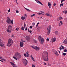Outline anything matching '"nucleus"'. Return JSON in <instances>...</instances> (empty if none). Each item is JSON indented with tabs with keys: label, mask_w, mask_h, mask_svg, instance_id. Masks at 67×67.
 <instances>
[{
	"label": "nucleus",
	"mask_w": 67,
	"mask_h": 67,
	"mask_svg": "<svg viewBox=\"0 0 67 67\" xmlns=\"http://www.w3.org/2000/svg\"><path fill=\"white\" fill-rule=\"evenodd\" d=\"M43 54L45 56H47L46 57L43 58L44 61L47 62L48 61V52L46 51H44L43 52Z\"/></svg>",
	"instance_id": "f257e3e1"
},
{
	"label": "nucleus",
	"mask_w": 67,
	"mask_h": 67,
	"mask_svg": "<svg viewBox=\"0 0 67 67\" xmlns=\"http://www.w3.org/2000/svg\"><path fill=\"white\" fill-rule=\"evenodd\" d=\"M6 22L8 24H10L11 23L12 24H13V20H11L10 19V17H8L7 18Z\"/></svg>",
	"instance_id": "f03ea898"
},
{
	"label": "nucleus",
	"mask_w": 67,
	"mask_h": 67,
	"mask_svg": "<svg viewBox=\"0 0 67 67\" xmlns=\"http://www.w3.org/2000/svg\"><path fill=\"white\" fill-rule=\"evenodd\" d=\"M13 43V42L12 40L11 39H9L8 40V43L7 44V46H9V47L11 46L12 45Z\"/></svg>",
	"instance_id": "7ed1b4c3"
},
{
	"label": "nucleus",
	"mask_w": 67,
	"mask_h": 67,
	"mask_svg": "<svg viewBox=\"0 0 67 67\" xmlns=\"http://www.w3.org/2000/svg\"><path fill=\"white\" fill-rule=\"evenodd\" d=\"M12 29V26L11 25H9V26L8 27L7 31V32H8V33H11V31Z\"/></svg>",
	"instance_id": "20e7f679"
},
{
	"label": "nucleus",
	"mask_w": 67,
	"mask_h": 67,
	"mask_svg": "<svg viewBox=\"0 0 67 67\" xmlns=\"http://www.w3.org/2000/svg\"><path fill=\"white\" fill-rule=\"evenodd\" d=\"M38 39L40 42H40L41 44H43L44 43V39L43 38V37H41V36H39L38 37Z\"/></svg>",
	"instance_id": "39448f33"
},
{
	"label": "nucleus",
	"mask_w": 67,
	"mask_h": 67,
	"mask_svg": "<svg viewBox=\"0 0 67 67\" xmlns=\"http://www.w3.org/2000/svg\"><path fill=\"white\" fill-rule=\"evenodd\" d=\"M51 26H49L47 28V35H49V33L51 32Z\"/></svg>",
	"instance_id": "423d86ee"
},
{
	"label": "nucleus",
	"mask_w": 67,
	"mask_h": 67,
	"mask_svg": "<svg viewBox=\"0 0 67 67\" xmlns=\"http://www.w3.org/2000/svg\"><path fill=\"white\" fill-rule=\"evenodd\" d=\"M23 63L25 66L27 65V60L25 59H23Z\"/></svg>",
	"instance_id": "0eeeda50"
},
{
	"label": "nucleus",
	"mask_w": 67,
	"mask_h": 67,
	"mask_svg": "<svg viewBox=\"0 0 67 67\" xmlns=\"http://www.w3.org/2000/svg\"><path fill=\"white\" fill-rule=\"evenodd\" d=\"M15 56L16 57L18 58H20L21 57V55H20V54L18 53H16L15 55Z\"/></svg>",
	"instance_id": "6e6552de"
},
{
	"label": "nucleus",
	"mask_w": 67,
	"mask_h": 67,
	"mask_svg": "<svg viewBox=\"0 0 67 67\" xmlns=\"http://www.w3.org/2000/svg\"><path fill=\"white\" fill-rule=\"evenodd\" d=\"M25 38L28 41H30V37L29 36H27Z\"/></svg>",
	"instance_id": "1a4fd4ad"
},
{
	"label": "nucleus",
	"mask_w": 67,
	"mask_h": 67,
	"mask_svg": "<svg viewBox=\"0 0 67 67\" xmlns=\"http://www.w3.org/2000/svg\"><path fill=\"white\" fill-rule=\"evenodd\" d=\"M56 38H54L52 39V43H54V42L56 41Z\"/></svg>",
	"instance_id": "9d476101"
},
{
	"label": "nucleus",
	"mask_w": 67,
	"mask_h": 67,
	"mask_svg": "<svg viewBox=\"0 0 67 67\" xmlns=\"http://www.w3.org/2000/svg\"><path fill=\"white\" fill-rule=\"evenodd\" d=\"M54 53L55 54V55H56L57 56H58V52H57L56 51H54Z\"/></svg>",
	"instance_id": "9b49d317"
},
{
	"label": "nucleus",
	"mask_w": 67,
	"mask_h": 67,
	"mask_svg": "<svg viewBox=\"0 0 67 67\" xmlns=\"http://www.w3.org/2000/svg\"><path fill=\"white\" fill-rule=\"evenodd\" d=\"M20 47H22L23 46V45H24V43L23 42H20Z\"/></svg>",
	"instance_id": "f8f14e48"
},
{
	"label": "nucleus",
	"mask_w": 67,
	"mask_h": 67,
	"mask_svg": "<svg viewBox=\"0 0 67 67\" xmlns=\"http://www.w3.org/2000/svg\"><path fill=\"white\" fill-rule=\"evenodd\" d=\"M61 19H63V18L61 16H59L58 18V20L57 21H59V20H61Z\"/></svg>",
	"instance_id": "ddd939ff"
},
{
	"label": "nucleus",
	"mask_w": 67,
	"mask_h": 67,
	"mask_svg": "<svg viewBox=\"0 0 67 67\" xmlns=\"http://www.w3.org/2000/svg\"><path fill=\"white\" fill-rule=\"evenodd\" d=\"M0 45L1 47H3L4 46V44L2 42H1V41L0 40Z\"/></svg>",
	"instance_id": "4468645a"
},
{
	"label": "nucleus",
	"mask_w": 67,
	"mask_h": 67,
	"mask_svg": "<svg viewBox=\"0 0 67 67\" xmlns=\"http://www.w3.org/2000/svg\"><path fill=\"white\" fill-rule=\"evenodd\" d=\"M40 12H41V13H43V14H42V13H37L39 15H41V14H43V15H44V12L41 11Z\"/></svg>",
	"instance_id": "2eb2a0df"
},
{
	"label": "nucleus",
	"mask_w": 67,
	"mask_h": 67,
	"mask_svg": "<svg viewBox=\"0 0 67 67\" xmlns=\"http://www.w3.org/2000/svg\"><path fill=\"white\" fill-rule=\"evenodd\" d=\"M40 47H36V48L35 50L36 51H40Z\"/></svg>",
	"instance_id": "dca6fc26"
},
{
	"label": "nucleus",
	"mask_w": 67,
	"mask_h": 67,
	"mask_svg": "<svg viewBox=\"0 0 67 67\" xmlns=\"http://www.w3.org/2000/svg\"><path fill=\"white\" fill-rule=\"evenodd\" d=\"M26 57H29V54L28 52H27L26 53Z\"/></svg>",
	"instance_id": "f3484780"
},
{
	"label": "nucleus",
	"mask_w": 67,
	"mask_h": 67,
	"mask_svg": "<svg viewBox=\"0 0 67 67\" xmlns=\"http://www.w3.org/2000/svg\"><path fill=\"white\" fill-rule=\"evenodd\" d=\"M31 47H32V48H34V49H36V46H31Z\"/></svg>",
	"instance_id": "a211bd4d"
},
{
	"label": "nucleus",
	"mask_w": 67,
	"mask_h": 67,
	"mask_svg": "<svg viewBox=\"0 0 67 67\" xmlns=\"http://www.w3.org/2000/svg\"><path fill=\"white\" fill-rule=\"evenodd\" d=\"M30 57L32 59V60H33V61H35V60H34V59L33 58V57H32V55H30Z\"/></svg>",
	"instance_id": "6ab92c4d"
},
{
	"label": "nucleus",
	"mask_w": 67,
	"mask_h": 67,
	"mask_svg": "<svg viewBox=\"0 0 67 67\" xmlns=\"http://www.w3.org/2000/svg\"><path fill=\"white\" fill-rule=\"evenodd\" d=\"M55 34H56V35H58V32L57 31H56L55 32Z\"/></svg>",
	"instance_id": "aec40b11"
},
{
	"label": "nucleus",
	"mask_w": 67,
	"mask_h": 67,
	"mask_svg": "<svg viewBox=\"0 0 67 67\" xmlns=\"http://www.w3.org/2000/svg\"><path fill=\"white\" fill-rule=\"evenodd\" d=\"M25 26H26V24H25V23H24V27L23 28V31L24 30V29H25Z\"/></svg>",
	"instance_id": "412c9836"
},
{
	"label": "nucleus",
	"mask_w": 67,
	"mask_h": 67,
	"mask_svg": "<svg viewBox=\"0 0 67 67\" xmlns=\"http://www.w3.org/2000/svg\"><path fill=\"white\" fill-rule=\"evenodd\" d=\"M10 63L13 66H15V64L13 63H12V62H10Z\"/></svg>",
	"instance_id": "4be33fe9"
},
{
	"label": "nucleus",
	"mask_w": 67,
	"mask_h": 67,
	"mask_svg": "<svg viewBox=\"0 0 67 67\" xmlns=\"http://www.w3.org/2000/svg\"><path fill=\"white\" fill-rule=\"evenodd\" d=\"M21 18L22 20H24L25 19V17L24 16H22Z\"/></svg>",
	"instance_id": "5701e85b"
},
{
	"label": "nucleus",
	"mask_w": 67,
	"mask_h": 67,
	"mask_svg": "<svg viewBox=\"0 0 67 67\" xmlns=\"http://www.w3.org/2000/svg\"><path fill=\"white\" fill-rule=\"evenodd\" d=\"M64 3H63L62 4L61 3L60 5V7H62V6H63L64 5Z\"/></svg>",
	"instance_id": "b1692460"
},
{
	"label": "nucleus",
	"mask_w": 67,
	"mask_h": 67,
	"mask_svg": "<svg viewBox=\"0 0 67 67\" xmlns=\"http://www.w3.org/2000/svg\"><path fill=\"white\" fill-rule=\"evenodd\" d=\"M38 3H40V4H41V5H43V4L41 2L39 1Z\"/></svg>",
	"instance_id": "393cba45"
},
{
	"label": "nucleus",
	"mask_w": 67,
	"mask_h": 67,
	"mask_svg": "<svg viewBox=\"0 0 67 67\" xmlns=\"http://www.w3.org/2000/svg\"><path fill=\"white\" fill-rule=\"evenodd\" d=\"M35 24V23H32V25L33 26H34Z\"/></svg>",
	"instance_id": "a878e982"
},
{
	"label": "nucleus",
	"mask_w": 67,
	"mask_h": 67,
	"mask_svg": "<svg viewBox=\"0 0 67 67\" xmlns=\"http://www.w3.org/2000/svg\"><path fill=\"white\" fill-rule=\"evenodd\" d=\"M48 6H50V5H51V3H49V2H48Z\"/></svg>",
	"instance_id": "bb28decb"
},
{
	"label": "nucleus",
	"mask_w": 67,
	"mask_h": 67,
	"mask_svg": "<svg viewBox=\"0 0 67 67\" xmlns=\"http://www.w3.org/2000/svg\"><path fill=\"white\" fill-rule=\"evenodd\" d=\"M46 15H47V16H50V15L49 14H48V13H47L46 14Z\"/></svg>",
	"instance_id": "cd10ccee"
},
{
	"label": "nucleus",
	"mask_w": 67,
	"mask_h": 67,
	"mask_svg": "<svg viewBox=\"0 0 67 67\" xmlns=\"http://www.w3.org/2000/svg\"><path fill=\"white\" fill-rule=\"evenodd\" d=\"M35 1H36V2L38 3H39V2H40V1H39L37 0H35Z\"/></svg>",
	"instance_id": "c85d7f7f"
},
{
	"label": "nucleus",
	"mask_w": 67,
	"mask_h": 67,
	"mask_svg": "<svg viewBox=\"0 0 67 67\" xmlns=\"http://www.w3.org/2000/svg\"><path fill=\"white\" fill-rule=\"evenodd\" d=\"M64 52H65V53H66V52H67V49H65L64 50Z\"/></svg>",
	"instance_id": "c756f323"
},
{
	"label": "nucleus",
	"mask_w": 67,
	"mask_h": 67,
	"mask_svg": "<svg viewBox=\"0 0 67 67\" xmlns=\"http://www.w3.org/2000/svg\"><path fill=\"white\" fill-rule=\"evenodd\" d=\"M40 24V23H37V25L36 26V27H37V26H38V24Z\"/></svg>",
	"instance_id": "7c9ffc66"
},
{
	"label": "nucleus",
	"mask_w": 67,
	"mask_h": 67,
	"mask_svg": "<svg viewBox=\"0 0 67 67\" xmlns=\"http://www.w3.org/2000/svg\"><path fill=\"white\" fill-rule=\"evenodd\" d=\"M61 46L62 48V49H64V47L63 46L61 45Z\"/></svg>",
	"instance_id": "2f4dec72"
},
{
	"label": "nucleus",
	"mask_w": 67,
	"mask_h": 67,
	"mask_svg": "<svg viewBox=\"0 0 67 67\" xmlns=\"http://www.w3.org/2000/svg\"><path fill=\"white\" fill-rule=\"evenodd\" d=\"M35 14H33L31 15V17H33V16H35Z\"/></svg>",
	"instance_id": "473e14b6"
},
{
	"label": "nucleus",
	"mask_w": 67,
	"mask_h": 67,
	"mask_svg": "<svg viewBox=\"0 0 67 67\" xmlns=\"http://www.w3.org/2000/svg\"><path fill=\"white\" fill-rule=\"evenodd\" d=\"M27 11H28V12H30V11H31V10H30L28 9L27 10Z\"/></svg>",
	"instance_id": "72a5a7b5"
},
{
	"label": "nucleus",
	"mask_w": 67,
	"mask_h": 67,
	"mask_svg": "<svg viewBox=\"0 0 67 67\" xmlns=\"http://www.w3.org/2000/svg\"><path fill=\"white\" fill-rule=\"evenodd\" d=\"M23 28H24V27H23V26H22L21 28V30H23Z\"/></svg>",
	"instance_id": "f704fd0d"
},
{
	"label": "nucleus",
	"mask_w": 67,
	"mask_h": 67,
	"mask_svg": "<svg viewBox=\"0 0 67 67\" xmlns=\"http://www.w3.org/2000/svg\"><path fill=\"white\" fill-rule=\"evenodd\" d=\"M63 55L64 56H65L66 55V53H63Z\"/></svg>",
	"instance_id": "c9c22d12"
},
{
	"label": "nucleus",
	"mask_w": 67,
	"mask_h": 67,
	"mask_svg": "<svg viewBox=\"0 0 67 67\" xmlns=\"http://www.w3.org/2000/svg\"><path fill=\"white\" fill-rule=\"evenodd\" d=\"M19 30V28H16V29L15 30H16V31H18V30Z\"/></svg>",
	"instance_id": "e433bc0d"
},
{
	"label": "nucleus",
	"mask_w": 67,
	"mask_h": 67,
	"mask_svg": "<svg viewBox=\"0 0 67 67\" xmlns=\"http://www.w3.org/2000/svg\"><path fill=\"white\" fill-rule=\"evenodd\" d=\"M34 40V42H35V43H37V42L36 41V40Z\"/></svg>",
	"instance_id": "4c0bfd02"
},
{
	"label": "nucleus",
	"mask_w": 67,
	"mask_h": 67,
	"mask_svg": "<svg viewBox=\"0 0 67 67\" xmlns=\"http://www.w3.org/2000/svg\"><path fill=\"white\" fill-rule=\"evenodd\" d=\"M24 56H25V57H26V54H24Z\"/></svg>",
	"instance_id": "58836bf2"
},
{
	"label": "nucleus",
	"mask_w": 67,
	"mask_h": 67,
	"mask_svg": "<svg viewBox=\"0 0 67 67\" xmlns=\"http://www.w3.org/2000/svg\"><path fill=\"white\" fill-rule=\"evenodd\" d=\"M60 50V51H62V47H60L59 48Z\"/></svg>",
	"instance_id": "ea45409f"
},
{
	"label": "nucleus",
	"mask_w": 67,
	"mask_h": 67,
	"mask_svg": "<svg viewBox=\"0 0 67 67\" xmlns=\"http://www.w3.org/2000/svg\"><path fill=\"white\" fill-rule=\"evenodd\" d=\"M60 23H61V25H63V22L62 21H60Z\"/></svg>",
	"instance_id": "a19ab883"
},
{
	"label": "nucleus",
	"mask_w": 67,
	"mask_h": 67,
	"mask_svg": "<svg viewBox=\"0 0 67 67\" xmlns=\"http://www.w3.org/2000/svg\"><path fill=\"white\" fill-rule=\"evenodd\" d=\"M2 60H4V61H5V62H6L7 60H5V59H2Z\"/></svg>",
	"instance_id": "79ce46f5"
},
{
	"label": "nucleus",
	"mask_w": 67,
	"mask_h": 67,
	"mask_svg": "<svg viewBox=\"0 0 67 67\" xmlns=\"http://www.w3.org/2000/svg\"><path fill=\"white\" fill-rule=\"evenodd\" d=\"M64 13H65V14H66V13H67V10Z\"/></svg>",
	"instance_id": "37998d69"
},
{
	"label": "nucleus",
	"mask_w": 67,
	"mask_h": 67,
	"mask_svg": "<svg viewBox=\"0 0 67 67\" xmlns=\"http://www.w3.org/2000/svg\"><path fill=\"white\" fill-rule=\"evenodd\" d=\"M16 13H19V11H18V10H16Z\"/></svg>",
	"instance_id": "c03bdc74"
},
{
	"label": "nucleus",
	"mask_w": 67,
	"mask_h": 67,
	"mask_svg": "<svg viewBox=\"0 0 67 67\" xmlns=\"http://www.w3.org/2000/svg\"><path fill=\"white\" fill-rule=\"evenodd\" d=\"M56 4L55 3H54L53 4V5H54V6H55V5H56Z\"/></svg>",
	"instance_id": "a18cd8bd"
},
{
	"label": "nucleus",
	"mask_w": 67,
	"mask_h": 67,
	"mask_svg": "<svg viewBox=\"0 0 67 67\" xmlns=\"http://www.w3.org/2000/svg\"><path fill=\"white\" fill-rule=\"evenodd\" d=\"M14 59H16V60H18V59H17V58H16V57H15V58H14Z\"/></svg>",
	"instance_id": "49530a36"
},
{
	"label": "nucleus",
	"mask_w": 67,
	"mask_h": 67,
	"mask_svg": "<svg viewBox=\"0 0 67 67\" xmlns=\"http://www.w3.org/2000/svg\"><path fill=\"white\" fill-rule=\"evenodd\" d=\"M47 41H49V38H47Z\"/></svg>",
	"instance_id": "de8ad7c7"
},
{
	"label": "nucleus",
	"mask_w": 67,
	"mask_h": 67,
	"mask_svg": "<svg viewBox=\"0 0 67 67\" xmlns=\"http://www.w3.org/2000/svg\"><path fill=\"white\" fill-rule=\"evenodd\" d=\"M21 41L22 42H24H24H25V41H23V40H21Z\"/></svg>",
	"instance_id": "09e8293b"
},
{
	"label": "nucleus",
	"mask_w": 67,
	"mask_h": 67,
	"mask_svg": "<svg viewBox=\"0 0 67 67\" xmlns=\"http://www.w3.org/2000/svg\"><path fill=\"white\" fill-rule=\"evenodd\" d=\"M30 29H32V26H30Z\"/></svg>",
	"instance_id": "8fccbe9b"
},
{
	"label": "nucleus",
	"mask_w": 67,
	"mask_h": 67,
	"mask_svg": "<svg viewBox=\"0 0 67 67\" xmlns=\"http://www.w3.org/2000/svg\"><path fill=\"white\" fill-rule=\"evenodd\" d=\"M8 12H10V9H9L8 10Z\"/></svg>",
	"instance_id": "3c124183"
},
{
	"label": "nucleus",
	"mask_w": 67,
	"mask_h": 67,
	"mask_svg": "<svg viewBox=\"0 0 67 67\" xmlns=\"http://www.w3.org/2000/svg\"><path fill=\"white\" fill-rule=\"evenodd\" d=\"M15 2H16V3H17V4H18V2H17V0H15Z\"/></svg>",
	"instance_id": "603ef678"
},
{
	"label": "nucleus",
	"mask_w": 67,
	"mask_h": 67,
	"mask_svg": "<svg viewBox=\"0 0 67 67\" xmlns=\"http://www.w3.org/2000/svg\"><path fill=\"white\" fill-rule=\"evenodd\" d=\"M14 35H13L11 37H14Z\"/></svg>",
	"instance_id": "864d4df0"
},
{
	"label": "nucleus",
	"mask_w": 67,
	"mask_h": 67,
	"mask_svg": "<svg viewBox=\"0 0 67 67\" xmlns=\"http://www.w3.org/2000/svg\"><path fill=\"white\" fill-rule=\"evenodd\" d=\"M25 30H26V31H27V27H26V29H25Z\"/></svg>",
	"instance_id": "5fc2aeb1"
},
{
	"label": "nucleus",
	"mask_w": 67,
	"mask_h": 67,
	"mask_svg": "<svg viewBox=\"0 0 67 67\" xmlns=\"http://www.w3.org/2000/svg\"><path fill=\"white\" fill-rule=\"evenodd\" d=\"M29 32H30V33L31 34H32V32H31L30 31H28Z\"/></svg>",
	"instance_id": "6e6d98bb"
},
{
	"label": "nucleus",
	"mask_w": 67,
	"mask_h": 67,
	"mask_svg": "<svg viewBox=\"0 0 67 67\" xmlns=\"http://www.w3.org/2000/svg\"><path fill=\"white\" fill-rule=\"evenodd\" d=\"M44 65H45L46 64V63L44 62Z\"/></svg>",
	"instance_id": "4d7b16f0"
},
{
	"label": "nucleus",
	"mask_w": 67,
	"mask_h": 67,
	"mask_svg": "<svg viewBox=\"0 0 67 67\" xmlns=\"http://www.w3.org/2000/svg\"><path fill=\"white\" fill-rule=\"evenodd\" d=\"M28 32L30 31V30L28 28Z\"/></svg>",
	"instance_id": "13d9d810"
},
{
	"label": "nucleus",
	"mask_w": 67,
	"mask_h": 67,
	"mask_svg": "<svg viewBox=\"0 0 67 67\" xmlns=\"http://www.w3.org/2000/svg\"><path fill=\"white\" fill-rule=\"evenodd\" d=\"M51 5L50 6H49V9H51Z\"/></svg>",
	"instance_id": "bf43d9fd"
},
{
	"label": "nucleus",
	"mask_w": 67,
	"mask_h": 67,
	"mask_svg": "<svg viewBox=\"0 0 67 67\" xmlns=\"http://www.w3.org/2000/svg\"><path fill=\"white\" fill-rule=\"evenodd\" d=\"M63 1H62H62H61V3H63Z\"/></svg>",
	"instance_id": "052dcab7"
},
{
	"label": "nucleus",
	"mask_w": 67,
	"mask_h": 67,
	"mask_svg": "<svg viewBox=\"0 0 67 67\" xmlns=\"http://www.w3.org/2000/svg\"><path fill=\"white\" fill-rule=\"evenodd\" d=\"M0 61H1V62H3V60H0Z\"/></svg>",
	"instance_id": "680f3d73"
},
{
	"label": "nucleus",
	"mask_w": 67,
	"mask_h": 67,
	"mask_svg": "<svg viewBox=\"0 0 67 67\" xmlns=\"http://www.w3.org/2000/svg\"><path fill=\"white\" fill-rule=\"evenodd\" d=\"M59 26H60V23H59Z\"/></svg>",
	"instance_id": "e2e57ef3"
},
{
	"label": "nucleus",
	"mask_w": 67,
	"mask_h": 67,
	"mask_svg": "<svg viewBox=\"0 0 67 67\" xmlns=\"http://www.w3.org/2000/svg\"><path fill=\"white\" fill-rule=\"evenodd\" d=\"M25 9L26 10H27V9H27L26 8H25Z\"/></svg>",
	"instance_id": "0e129e2a"
},
{
	"label": "nucleus",
	"mask_w": 67,
	"mask_h": 67,
	"mask_svg": "<svg viewBox=\"0 0 67 67\" xmlns=\"http://www.w3.org/2000/svg\"><path fill=\"white\" fill-rule=\"evenodd\" d=\"M0 59H1L2 60V58H1V57H0Z\"/></svg>",
	"instance_id": "69168bd1"
},
{
	"label": "nucleus",
	"mask_w": 67,
	"mask_h": 67,
	"mask_svg": "<svg viewBox=\"0 0 67 67\" xmlns=\"http://www.w3.org/2000/svg\"><path fill=\"white\" fill-rule=\"evenodd\" d=\"M33 67H35V66L34 65H33Z\"/></svg>",
	"instance_id": "338daca9"
},
{
	"label": "nucleus",
	"mask_w": 67,
	"mask_h": 67,
	"mask_svg": "<svg viewBox=\"0 0 67 67\" xmlns=\"http://www.w3.org/2000/svg\"><path fill=\"white\" fill-rule=\"evenodd\" d=\"M65 11H63V13H65Z\"/></svg>",
	"instance_id": "774afa93"
}]
</instances>
